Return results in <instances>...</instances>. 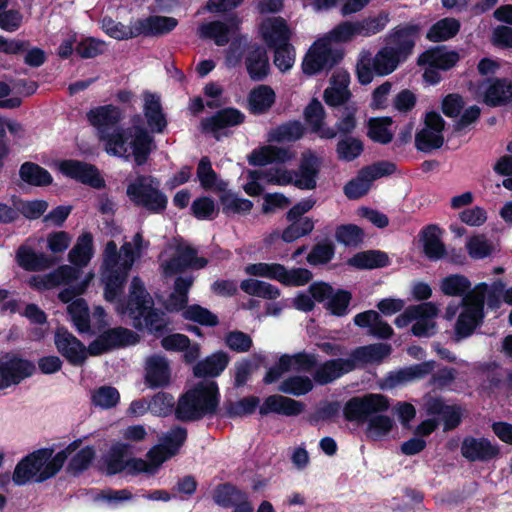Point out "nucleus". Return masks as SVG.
Returning <instances> with one entry per match:
<instances>
[{
    "label": "nucleus",
    "mask_w": 512,
    "mask_h": 512,
    "mask_svg": "<svg viewBox=\"0 0 512 512\" xmlns=\"http://www.w3.org/2000/svg\"><path fill=\"white\" fill-rule=\"evenodd\" d=\"M304 115L312 131L317 133L320 138L332 139L336 136L334 128L325 126L326 113L323 105L318 100H313L309 103L304 111Z\"/></svg>",
    "instance_id": "obj_32"
},
{
    "label": "nucleus",
    "mask_w": 512,
    "mask_h": 512,
    "mask_svg": "<svg viewBox=\"0 0 512 512\" xmlns=\"http://www.w3.org/2000/svg\"><path fill=\"white\" fill-rule=\"evenodd\" d=\"M303 410V403L281 395L267 397L259 408L262 415L277 413L285 416H296L302 413Z\"/></svg>",
    "instance_id": "obj_30"
},
{
    "label": "nucleus",
    "mask_w": 512,
    "mask_h": 512,
    "mask_svg": "<svg viewBox=\"0 0 512 512\" xmlns=\"http://www.w3.org/2000/svg\"><path fill=\"white\" fill-rule=\"evenodd\" d=\"M144 114L152 132L163 131L166 126V120L162 113L158 96L150 93L144 95Z\"/></svg>",
    "instance_id": "obj_45"
},
{
    "label": "nucleus",
    "mask_w": 512,
    "mask_h": 512,
    "mask_svg": "<svg viewBox=\"0 0 512 512\" xmlns=\"http://www.w3.org/2000/svg\"><path fill=\"white\" fill-rule=\"evenodd\" d=\"M185 439L186 431L184 429L179 427L171 429L160 439L158 445L148 451L147 460L141 458L124 460L128 445L117 443L106 458V472L108 474L124 472L127 475L155 474L165 461L178 452Z\"/></svg>",
    "instance_id": "obj_2"
},
{
    "label": "nucleus",
    "mask_w": 512,
    "mask_h": 512,
    "mask_svg": "<svg viewBox=\"0 0 512 512\" xmlns=\"http://www.w3.org/2000/svg\"><path fill=\"white\" fill-rule=\"evenodd\" d=\"M390 117H375L368 121L367 135L370 139L381 144L389 143L393 138Z\"/></svg>",
    "instance_id": "obj_51"
},
{
    "label": "nucleus",
    "mask_w": 512,
    "mask_h": 512,
    "mask_svg": "<svg viewBox=\"0 0 512 512\" xmlns=\"http://www.w3.org/2000/svg\"><path fill=\"white\" fill-rule=\"evenodd\" d=\"M341 58L342 54L333 49L324 37H321L308 50L302 62V70L307 75H314L331 68Z\"/></svg>",
    "instance_id": "obj_14"
},
{
    "label": "nucleus",
    "mask_w": 512,
    "mask_h": 512,
    "mask_svg": "<svg viewBox=\"0 0 512 512\" xmlns=\"http://www.w3.org/2000/svg\"><path fill=\"white\" fill-rule=\"evenodd\" d=\"M439 308L433 302H426L408 307L395 319V325L403 328L413 323L412 333L418 337H429L435 333V318Z\"/></svg>",
    "instance_id": "obj_10"
},
{
    "label": "nucleus",
    "mask_w": 512,
    "mask_h": 512,
    "mask_svg": "<svg viewBox=\"0 0 512 512\" xmlns=\"http://www.w3.org/2000/svg\"><path fill=\"white\" fill-rule=\"evenodd\" d=\"M245 62L248 74L253 80H262L268 75L270 66L265 49L251 47Z\"/></svg>",
    "instance_id": "obj_40"
},
{
    "label": "nucleus",
    "mask_w": 512,
    "mask_h": 512,
    "mask_svg": "<svg viewBox=\"0 0 512 512\" xmlns=\"http://www.w3.org/2000/svg\"><path fill=\"white\" fill-rule=\"evenodd\" d=\"M342 109L339 111L337 122L335 124L336 134H350L357 127V113L359 107L356 102H350L342 105Z\"/></svg>",
    "instance_id": "obj_55"
},
{
    "label": "nucleus",
    "mask_w": 512,
    "mask_h": 512,
    "mask_svg": "<svg viewBox=\"0 0 512 512\" xmlns=\"http://www.w3.org/2000/svg\"><path fill=\"white\" fill-rule=\"evenodd\" d=\"M197 177L201 186L207 190L224 192L227 186L224 181L218 179L207 158H203L200 161L197 169Z\"/></svg>",
    "instance_id": "obj_56"
},
{
    "label": "nucleus",
    "mask_w": 512,
    "mask_h": 512,
    "mask_svg": "<svg viewBox=\"0 0 512 512\" xmlns=\"http://www.w3.org/2000/svg\"><path fill=\"white\" fill-rule=\"evenodd\" d=\"M314 205L315 201L312 199H305L294 205L286 214V219L289 222V225L282 233L279 231L271 233L265 239V242L267 244H272L277 239L281 238L284 242L291 243L312 232L315 224L314 220L303 215L309 212Z\"/></svg>",
    "instance_id": "obj_9"
},
{
    "label": "nucleus",
    "mask_w": 512,
    "mask_h": 512,
    "mask_svg": "<svg viewBox=\"0 0 512 512\" xmlns=\"http://www.w3.org/2000/svg\"><path fill=\"white\" fill-rule=\"evenodd\" d=\"M484 101L488 105L496 106L512 100V83L506 80H496L482 86Z\"/></svg>",
    "instance_id": "obj_44"
},
{
    "label": "nucleus",
    "mask_w": 512,
    "mask_h": 512,
    "mask_svg": "<svg viewBox=\"0 0 512 512\" xmlns=\"http://www.w3.org/2000/svg\"><path fill=\"white\" fill-rule=\"evenodd\" d=\"M395 165L392 162L381 161L360 170L358 175L349 181L344 187L345 195L350 199H358L365 195L373 181L383 176L392 174Z\"/></svg>",
    "instance_id": "obj_15"
},
{
    "label": "nucleus",
    "mask_w": 512,
    "mask_h": 512,
    "mask_svg": "<svg viewBox=\"0 0 512 512\" xmlns=\"http://www.w3.org/2000/svg\"><path fill=\"white\" fill-rule=\"evenodd\" d=\"M56 168L66 177L88 184L94 188L104 185L98 171L90 164L77 160H62L55 163Z\"/></svg>",
    "instance_id": "obj_20"
},
{
    "label": "nucleus",
    "mask_w": 512,
    "mask_h": 512,
    "mask_svg": "<svg viewBox=\"0 0 512 512\" xmlns=\"http://www.w3.org/2000/svg\"><path fill=\"white\" fill-rule=\"evenodd\" d=\"M391 352V347L387 344L379 343L356 349L350 361H353L354 367L358 364H367L379 362L387 357Z\"/></svg>",
    "instance_id": "obj_47"
},
{
    "label": "nucleus",
    "mask_w": 512,
    "mask_h": 512,
    "mask_svg": "<svg viewBox=\"0 0 512 512\" xmlns=\"http://www.w3.org/2000/svg\"><path fill=\"white\" fill-rule=\"evenodd\" d=\"M390 22L388 12L381 11L375 15H371L360 20H356L358 34L360 37H371L382 32Z\"/></svg>",
    "instance_id": "obj_49"
},
{
    "label": "nucleus",
    "mask_w": 512,
    "mask_h": 512,
    "mask_svg": "<svg viewBox=\"0 0 512 512\" xmlns=\"http://www.w3.org/2000/svg\"><path fill=\"white\" fill-rule=\"evenodd\" d=\"M81 444L82 440L77 439L56 454L48 448L34 451L16 465L12 476L13 482L21 486L31 481L42 482L53 477Z\"/></svg>",
    "instance_id": "obj_4"
},
{
    "label": "nucleus",
    "mask_w": 512,
    "mask_h": 512,
    "mask_svg": "<svg viewBox=\"0 0 512 512\" xmlns=\"http://www.w3.org/2000/svg\"><path fill=\"white\" fill-rule=\"evenodd\" d=\"M420 30V26L413 23L399 25L388 33L386 41L388 44L395 45L393 46L395 51L406 60L412 53Z\"/></svg>",
    "instance_id": "obj_22"
},
{
    "label": "nucleus",
    "mask_w": 512,
    "mask_h": 512,
    "mask_svg": "<svg viewBox=\"0 0 512 512\" xmlns=\"http://www.w3.org/2000/svg\"><path fill=\"white\" fill-rule=\"evenodd\" d=\"M420 243L425 256L433 261L445 255V246L441 240V230L434 225L428 226L420 233Z\"/></svg>",
    "instance_id": "obj_33"
},
{
    "label": "nucleus",
    "mask_w": 512,
    "mask_h": 512,
    "mask_svg": "<svg viewBox=\"0 0 512 512\" xmlns=\"http://www.w3.org/2000/svg\"><path fill=\"white\" fill-rule=\"evenodd\" d=\"M139 36L163 35L172 31L178 24L177 19L167 16H149L137 19Z\"/></svg>",
    "instance_id": "obj_37"
},
{
    "label": "nucleus",
    "mask_w": 512,
    "mask_h": 512,
    "mask_svg": "<svg viewBox=\"0 0 512 512\" xmlns=\"http://www.w3.org/2000/svg\"><path fill=\"white\" fill-rule=\"evenodd\" d=\"M229 361V356L225 352H216L199 361L194 366L193 372L199 377H216L225 370Z\"/></svg>",
    "instance_id": "obj_41"
},
{
    "label": "nucleus",
    "mask_w": 512,
    "mask_h": 512,
    "mask_svg": "<svg viewBox=\"0 0 512 512\" xmlns=\"http://www.w3.org/2000/svg\"><path fill=\"white\" fill-rule=\"evenodd\" d=\"M153 301L139 277L131 280L127 303L119 302L116 311L128 316L136 328L158 331L166 325L164 314L152 309Z\"/></svg>",
    "instance_id": "obj_5"
},
{
    "label": "nucleus",
    "mask_w": 512,
    "mask_h": 512,
    "mask_svg": "<svg viewBox=\"0 0 512 512\" xmlns=\"http://www.w3.org/2000/svg\"><path fill=\"white\" fill-rule=\"evenodd\" d=\"M20 176L22 180L35 186L48 185L52 182L50 173L33 163L23 164L20 169Z\"/></svg>",
    "instance_id": "obj_59"
},
{
    "label": "nucleus",
    "mask_w": 512,
    "mask_h": 512,
    "mask_svg": "<svg viewBox=\"0 0 512 512\" xmlns=\"http://www.w3.org/2000/svg\"><path fill=\"white\" fill-rule=\"evenodd\" d=\"M78 278V270L70 265H62L55 271L46 275H36L29 279L33 288L52 289L61 284H67Z\"/></svg>",
    "instance_id": "obj_27"
},
{
    "label": "nucleus",
    "mask_w": 512,
    "mask_h": 512,
    "mask_svg": "<svg viewBox=\"0 0 512 512\" xmlns=\"http://www.w3.org/2000/svg\"><path fill=\"white\" fill-rule=\"evenodd\" d=\"M193 283L191 277H179L175 281L174 289L164 301V306L168 311H178L184 308L188 300V290Z\"/></svg>",
    "instance_id": "obj_48"
},
{
    "label": "nucleus",
    "mask_w": 512,
    "mask_h": 512,
    "mask_svg": "<svg viewBox=\"0 0 512 512\" xmlns=\"http://www.w3.org/2000/svg\"><path fill=\"white\" fill-rule=\"evenodd\" d=\"M102 29L107 35L117 40H125L139 36L137 20L131 22L129 25H125L111 18H104L102 20Z\"/></svg>",
    "instance_id": "obj_53"
},
{
    "label": "nucleus",
    "mask_w": 512,
    "mask_h": 512,
    "mask_svg": "<svg viewBox=\"0 0 512 512\" xmlns=\"http://www.w3.org/2000/svg\"><path fill=\"white\" fill-rule=\"evenodd\" d=\"M320 158L311 151L303 153L298 173L295 172L294 185L300 189H313L320 167Z\"/></svg>",
    "instance_id": "obj_29"
},
{
    "label": "nucleus",
    "mask_w": 512,
    "mask_h": 512,
    "mask_svg": "<svg viewBox=\"0 0 512 512\" xmlns=\"http://www.w3.org/2000/svg\"><path fill=\"white\" fill-rule=\"evenodd\" d=\"M314 363L313 357L306 354H297L295 356L284 355L280 358L276 367L270 369L264 381L272 383L278 380L285 372L309 369Z\"/></svg>",
    "instance_id": "obj_28"
},
{
    "label": "nucleus",
    "mask_w": 512,
    "mask_h": 512,
    "mask_svg": "<svg viewBox=\"0 0 512 512\" xmlns=\"http://www.w3.org/2000/svg\"><path fill=\"white\" fill-rule=\"evenodd\" d=\"M389 263L388 256L380 251H366L354 255L348 264L358 269H374L385 267Z\"/></svg>",
    "instance_id": "obj_52"
},
{
    "label": "nucleus",
    "mask_w": 512,
    "mask_h": 512,
    "mask_svg": "<svg viewBox=\"0 0 512 512\" xmlns=\"http://www.w3.org/2000/svg\"><path fill=\"white\" fill-rule=\"evenodd\" d=\"M461 453L470 461H488L499 454V448L486 438L467 437L462 442Z\"/></svg>",
    "instance_id": "obj_24"
},
{
    "label": "nucleus",
    "mask_w": 512,
    "mask_h": 512,
    "mask_svg": "<svg viewBox=\"0 0 512 512\" xmlns=\"http://www.w3.org/2000/svg\"><path fill=\"white\" fill-rule=\"evenodd\" d=\"M262 40L270 47L285 44L290 37V31L285 20L281 17H268L259 25Z\"/></svg>",
    "instance_id": "obj_26"
},
{
    "label": "nucleus",
    "mask_w": 512,
    "mask_h": 512,
    "mask_svg": "<svg viewBox=\"0 0 512 512\" xmlns=\"http://www.w3.org/2000/svg\"><path fill=\"white\" fill-rule=\"evenodd\" d=\"M350 74L348 71L338 69L329 79V85L323 92V99L328 106L337 107L352 102Z\"/></svg>",
    "instance_id": "obj_19"
},
{
    "label": "nucleus",
    "mask_w": 512,
    "mask_h": 512,
    "mask_svg": "<svg viewBox=\"0 0 512 512\" xmlns=\"http://www.w3.org/2000/svg\"><path fill=\"white\" fill-rule=\"evenodd\" d=\"M470 287V281L463 275H450L440 281V290L447 296H462Z\"/></svg>",
    "instance_id": "obj_60"
},
{
    "label": "nucleus",
    "mask_w": 512,
    "mask_h": 512,
    "mask_svg": "<svg viewBox=\"0 0 512 512\" xmlns=\"http://www.w3.org/2000/svg\"><path fill=\"white\" fill-rule=\"evenodd\" d=\"M276 94L267 85H258L248 95V108L253 114L267 112L275 103Z\"/></svg>",
    "instance_id": "obj_39"
},
{
    "label": "nucleus",
    "mask_w": 512,
    "mask_h": 512,
    "mask_svg": "<svg viewBox=\"0 0 512 512\" xmlns=\"http://www.w3.org/2000/svg\"><path fill=\"white\" fill-rule=\"evenodd\" d=\"M405 61L395 48L387 45L372 56L369 50L359 52L356 63V76L360 84H370L376 76L383 77L393 73L400 63Z\"/></svg>",
    "instance_id": "obj_8"
},
{
    "label": "nucleus",
    "mask_w": 512,
    "mask_h": 512,
    "mask_svg": "<svg viewBox=\"0 0 512 512\" xmlns=\"http://www.w3.org/2000/svg\"><path fill=\"white\" fill-rule=\"evenodd\" d=\"M218 405L219 391L216 382L202 380L180 398L176 413L182 420H194L214 413Z\"/></svg>",
    "instance_id": "obj_7"
},
{
    "label": "nucleus",
    "mask_w": 512,
    "mask_h": 512,
    "mask_svg": "<svg viewBox=\"0 0 512 512\" xmlns=\"http://www.w3.org/2000/svg\"><path fill=\"white\" fill-rule=\"evenodd\" d=\"M149 242L141 233H136L131 241L125 242L118 252L115 242L109 241L104 250L101 280L105 285L104 297L114 301L122 292L123 284L137 259L148 249Z\"/></svg>",
    "instance_id": "obj_3"
},
{
    "label": "nucleus",
    "mask_w": 512,
    "mask_h": 512,
    "mask_svg": "<svg viewBox=\"0 0 512 512\" xmlns=\"http://www.w3.org/2000/svg\"><path fill=\"white\" fill-rule=\"evenodd\" d=\"M223 212L226 214H240L249 212L253 203L248 199L239 198L231 192H224L220 196Z\"/></svg>",
    "instance_id": "obj_62"
},
{
    "label": "nucleus",
    "mask_w": 512,
    "mask_h": 512,
    "mask_svg": "<svg viewBox=\"0 0 512 512\" xmlns=\"http://www.w3.org/2000/svg\"><path fill=\"white\" fill-rule=\"evenodd\" d=\"M241 20L232 16L223 21L203 23L198 28L200 38L211 39L218 46L226 45L231 39L238 38Z\"/></svg>",
    "instance_id": "obj_17"
},
{
    "label": "nucleus",
    "mask_w": 512,
    "mask_h": 512,
    "mask_svg": "<svg viewBox=\"0 0 512 512\" xmlns=\"http://www.w3.org/2000/svg\"><path fill=\"white\" fill-rule=\"evenodd\" d=\"M460 59L458 52L447 50L444 47L430 49L421 54L418 58V64L430 66L431 68L447 70L453 67Z\"/></svg>",
    "instance_id": "obj_31"
},
{
    "label": "nucleus",
    "mask_w": 512,
    "mask_h": 512,
    "mask_svg": "<svg viewBox=\"0 0 512 512\" xmlns=\"http://www.w3.org/2000/svg\"><path fill=\"white\" fill-rule=\"evenodd\" d=\"M161 269L165 276H173L187 268H203L207 261L197 257L193 248L186 244L169 245L160 256Z\"/></svg>",
    "instance_id": "obj_12"
},
{
    "label": "nucleus",
    "mask_w": 512,
    "mask_h": 512,
    "mask_svg": "<svg viewBox=\"0 0 512 512\" xmlns=\"http://www.w3.org/2000/svg\"><path fill=\"white\" fill-rule=\"evenodd\" d=\"M138 342V336L124 328L111 329L89 345L90 355L97 356L108 350L124 345H132Z\"/></svg>",
    "instance_id": "obj_21"
},
{
    "label": "nucleus",
    "mask_w": 512,
    "mask_h": 512,
    "mask_svg": "<svg viewBox=\"0 0 512 512\" xmlns=\"http://www.w3.org/2000/svg\"><path fill=\"white\" fill-rule=\"evenodd\" d=\"M88 121L94 126L107 153L119 157H133L138 165L143 164L154 148L152 136L142 126V121L136 119L126 129L110 130L121 119V112L112 105L99 106L87 114Z\"/></svg>",
    "instance_id": "obj_1"
},
{
    "label": "nucleus",
    "mask_w": 512,
    "mask_h": 512,
    "mask_svg": "<svg viewBox=\"0 0 512 512\" xmlns=\"http://www.w3.org/2000/svg\"><path fill=\"white\" fill-rule=\"evenodd\" d=\"M363 152V143L355 137H345L336 146L337 157L342 161H352Z\"/></svg>",
    "instance_id": "obj_61"
},
{
    "label": "nucleus",
    "mask_w": 512,
    "mask_h": 512,
    "mask_svg": "<svg viewBox=\"0 0 512 512\" xmlns=\"http://www.w3.org/2000/svg\"><path fill=\"white\" fill-rule=\"evenodd\" d=\"M240 288L249 295L267 299H275L280 295L279 289L274 285L252 278L243 280Z\"/></svg>",
    "instance_id": "obj_57"
},
{
    "label": "nucleus",
    "mask_w": 512,
    "mask_h": 512,
    "mask_svg": "<svg viewBox=\"0 0 512 512\" xmlns=\"http://www.w3.org/2000/svg\"><path fill=\"white\" fill-rule=\"evenodd\" d=\"M460 30V22L451 17L443 18L431 26L427 39L432 42L446 41L454 37Z\"/></svg>",
    "instance_id": "obj_50"
},
{
    "label": "nucleus",
    "mask_w": 512,
    "mask_h": 512,
    "mask_svg": "<svg viewBox=\"0 0 512 512\" xmlns=\"http://www.w3.org/2000/svg\"><path fill=\"white\" fill-rule=\"evenodd\" d=\"M434 369V362H423L413 366L405 367L396 372L391 373L386 379V386L393 388L398 385L423 378Z\"/></svg>",
    "instance_id": "obj_34"
},
{
    "label": "nucleus",
    "mask_w": 512,
    "mask_h": 512,
    "mask_svg": "<svg viewBox=\"0 0 512 512\" xmlns=\"http://www.w3.org/2000/svg\"><path fill=\"white\" fill-rule=\"evenodd\" d=\"M487 290L486 283L477 284L466 293L459 305L449 304L446 307L445 319L452 320L458 313L454 326L455 336L458 340L470 336L481 324L484 318V300Z\"/></svg>",
    "instance_id": "obj_6"
},
{
    "label": "nucleus",
    "mask_w": 512,
    "mask_h": 512,
    "mask_svg": "<svg viewBox=\"0 0 512 512\" xmlns=\"http://www.w3.org/2000/svg\"><path fill=\"white\" fill-rule=\"evenodd\" d=\"M34 365L15 355H6L0 360V391L20 383L31 376Z\"/></svg>",
    "instance_id": "obj_18"
},
{
    "label": "nucleus",
    "mask_w": 512,
    "mask_h": 512,
    "mask_svg": "<svg viewBox=\"0 0 512 512\" xmlns=\"http://www.w3.org/2000/svg\"><path fill=\"white\" fill-rule=\"evenodd\" d=\"M94 255L93 237L89 233L80 235L73 248L69 251L68 259L74 265L73 268L78 270L88 265Z\"/></svg>",
    "instance_id": "obj_36"
},
{
    "label": "nucleus",
    "mask_w": 512,
    "mask_h": 512,
    "mask_svg": "<svg viewBox=\"0 0 512 512\" xmlns=\"http://www.w3.org/2000/svg\"><path fill=\"white\" fill-rule=\"evenodd\" d=\"M295 158V152L289 148L263 145L254 149L248 156L252 165L264 166L270 163H286Z\"/></svg>",
    "instance_id": "obj_25"
},
{
    "label": "nucleus",
    "mask_w": 512,
    "mask_h": 512,
    "mask_svg": "<svg viewBox=\"0 0 512 512\" xmlns=\"http://www.w3.org/2000/svg\"><path fill=\"white\" fill-rule=\"evenodd\" d=\"M304 134V127L300 122H289L275 127L267 133L269 143H287L299 140Z\"/></svg>",
    "instance_id": "obj_46"
},
{
    "label": "nucleus",
    "mask_w": 512,
    "mask_h": 512,
    "mask_svg": "<svg viewBox=\"0 0 512 512\" xmlns=\"http://www.w3.org/2000/svg\"><path fill=\"white\" fill-rule=\"evenodd\" d=\"M465 247L469 256L476 260L490 256L494 250L493 244L483 234H476L469 237Z\"/></svg>",
    "instance_id": "obj_58"
},
{
    "label": "nucleus",
    "mask_w": 512,
    "mask_h": 512,
    "mask_svg": "<svg viewBox=\"0 0 512 512\" xmlns=\"http://www.w3.org/2000/svg\"><path fill=\"white\" fill-rule=\"evenodd\" d=\"M389 400L382 394H368L350 399L344 407V415L349 421L364 422L386 411Z\"/></svg>",
    "instance_id": "obj_13"
},
{
    "label": "nucleus",
    "mask_w": 512,
    "mask_h": 512,
    "mask_svg": "<svg viewBox=\"0 0 512 512\" xmlns=\"http://www.w3.org/2000/svg\"><path fill=\"white\" fill-rule=\"evenodd\" d=\"M353 369L354 363L353 361H350V359L332 360L319 367L314 378L318 383L326 384Z\"/></svg>",
    "instance_id": "obj_42"
},
{
    "label": "nucleus",
    "mask_w": 512,
    "mask_h": 512,
    "mask_svg": "<svg viewBox=\"0 0 512 512\" xmlns=\"http://www.w3.org/2000/svg\"><path fill=\"white\" fill-rule=\"evenodd\" d=\"M160 183L151 176H139L127 186V196L136 205L159 212L167 205L166 196L159 190Z\"/></svg>",
    "instance_id": "obj_11"
},
{
    "label": "nucleus",
    "mask_w": 512,
    "mask_h": 512,
    "mask_svg": "<svg viewBox=\"0 0 512 512\" xmlns=\"http://www.w3.org/2000/svg\"><path fill=\"white\" fill-rule=\"evenodd\" d=\"M68 313L79 332H87L90 328L88 307L83 299H77L68 306Z\"/></svg>",
    "instance_id": "obj_63"
},
{
    "label": "nucleus",
    "mask_w": 512,
    "mask_h": 512,
    "mask_svg": "<svg viewBox=\"0 0 512 512\" xmlns=\"http://www.w3.org/2000/svg\"><path fill=\"white\" fill-rule=\"evenodd\" d=\"M55 345L58 351L72 364L81 365L87 358L89 348L66 329L60 328L55 334Z\"/></svg>",
    "instance_id": "obj_23"
},
{
    "label": "nucleus",
    "mask_w": 512,
    "mask_h": 512,
    "mask_svg": "<svg viewBox=\"0 0 512 512\" xmlns=\"http://www.w3.org/2000/svg\"><path fill=\"white\" fill-rule=\"evenodd\" d=\"M426 409L428 414L442 416L446 430L455 428L461 421V408L455 405H445L439 399H430L426 403Z\"/></svg>",
    "instance_id": "obj_43"
},
{
    "label": "nucleus",
    "mask_w": 512,
    "mask_h": 512,
    "mask_svg": "<svg viewBox=\"0 0 512 512\" xmlns=\"http://www.w3.org/2000/svg\"><path fill=\"white\" fill-rule=\"evenodd\" d=\"M17 262L26 270H41L47 267V261L43 255H38L25 246L19 248Z\"/></svg>",
    "instance_id": "obj_64"
},
{
    "label": "nucleus",
    "mask_w": 512,
    "mask_h": 512,
    "mask_svg": "<svg viewBox=\"0 0 512 512\" xmlns=\"http://www.w3.org/2000/svg\"><path fill=\"white\" fill-rule=\"evenodd\" d=\"M243 120L244 115L239 110L227 108L204 120L202 125L206 132L213 133L217 137V132L221 129L239 125Z\"/></svg>",
    "instance_id": "obj_35"
},
{
    "label": "nucleus",
    "mask_w": 512,
    "mask_h": 512,
    "mask_svg": "<svg viewBox=\"0 0 512 512\" xmlns=\"http://www.w3.org/2000/svg\"><path fill=\"white\" fill-rule=\"evenodd\" d=\"M330 44H344L360 37L356 21H343L323 36Z\"/></svg>",
    "instance_id": "obj_54"
},
{
    "label": "nucleus",
    "mask_w": 512,
    "mask_h": 512,
    "mask_svg": "<svg viewBox=\"0 0 512 512\" xmlns=\"http://www.w3.org/2000/svg\"><path fill=\"white\" fill-rule=\"evenodd\" d=\"M444 120L435 112H429L425 116L424 127L416 134V148L428 152L439 148L444 142Z\"/></svg>",
    "instance_id": "obj_16"
},
{
    "label": "nucleus",
    "mask_w": 512,
    "mask_h": 512,
    "mask_svg": "<svg viewBox=\"0 0 512 512\" xmlns=\"http://www.w3.org/2000/svg\"><path fill=\"white\" fill-rule=\"evenodd\" d=\"M170 367L165 358L152 356L146 361V382L151 387L164 386L170 381Z\"/></svg>",
    "instance_id": "obj_38"
}]
</instances>
